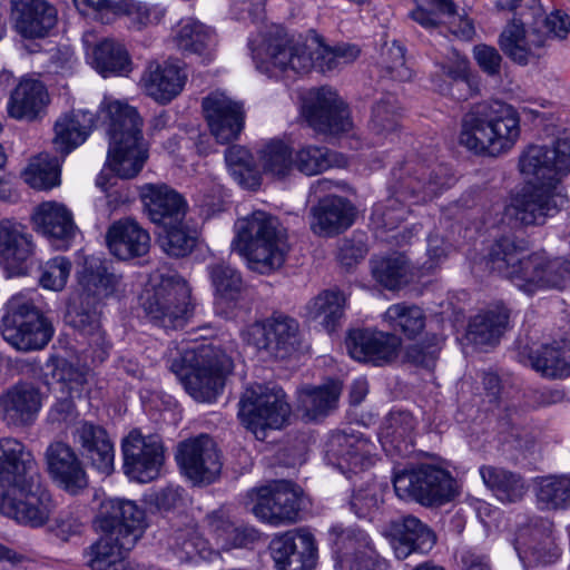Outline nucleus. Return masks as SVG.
<instances>
[{
    "instance_id": "1",
    "label": "nucleus",
    "mask_w": 570,
    "mask_h": 570,
    "mask_svg": "<svg viewBox=\"0 0 570 570\" xmlns=\"http://www.w3.org/2000/svg\"><path fill=\"white\" fill-rule=\"evenodd\" d=\"M53 509L33 454L17 439L0 440V513L31 528L42 527Z\"/></svg>"
},
{
    "instance_id": "2",
    "label": "nucleus",
    "mask_w": 570,
    "mask_h": 570,
    "mask_svg": "<svg viewBox=\"0 0 570 570\" xmlns=\"http://www.w3.org/2000/svg\"><path fill=\"white\" fill-rule=\"evenodd\" d=\"M254 43V40L248 41L256 69L269 78L288 72L303 75L312 69L331 72L353 62L361 52L357 46L350 43L326 46L318 36L312 38V45L296 41L281 26H272L258 47Z\"/></svg>"
},
{
    "instance_id": "3",
    "label": "nucleus",
    "mask_w": 570,
    "mask_h": 570,
    "mask_svg": "<svg viewBox=\"0 0 570 570\" xmlns=\"http://www.w3.org/2000/svg\"><path fill=\"white\" fill-rule=\"evenodd\" d=\"M455 184L445 164H428L416 158L394 166L387 181L389 198L373 209L375 222L383 228H396L410 213V206L425 204Z\"/></svg>"
},
{
    "instance_id": "4",
    "label": "nucleus",
    "mask_w": 570,
    "mask_h": 570,
    "mask_svg": "<svg viewBox=\"0 0 570 570\" xmlns=\"http://www.w3.org/2000/svg\"><path fill=\"white\" fill-rule=\"evenodd\" d=\"M528 252V242L514 236L495 240L489 253L491 271L508 278L527 294L542 288L562 289L570 281V262Z\"/></svg>"
},
{
    "instance_id": "5",
    "label": "nucleus",
    "mask_w": 570,
    "mask_h": 570,
    "mask_svg": "<svg viewBox=\"0 0 570 570\" xmlns=\"http://www.w3.org/2000/svg\"><path fill=\"white\" fill-rule=\"evenodd\" d=\"M520 137V116L503 101L473 106L461 121L459 141L475 154L498 156L510 150Z\"/></svg>"
},
{
    "instance_id": "6",
    "label": "nucleus",
    "mask_w": 570,
    "mask_h": 570,
    "mask_svg": "<svg viewBox=\"0 0 570 570\" xmlns=\"http://www.w3.org/2000/svg\"><path fill=\"white\" fill-rule=\"evenodd\" d=\"M168 367L195 401L213 403L223 393L234 363L222 348L202 344L177 353Z\"/></svg>"
},
{
    "instance_id": "7",
    "label": "nucleus",
    "mask_w": 570,
    "mask_h": 570,
    "mask_svg": "<svg viewBox=\"0 0 570 570\" xmlns=\"http://www.w3.org/2000/svg\"><path fill=\"white\" fill-rule=\"evenodd\" d=\"M235 250L244 256L250 269L269 274L283 266L288 250L286 230L273 215L255 210L235 223Z\"/></svg>"
},
{
    "instance_id": "8",
    "label": "nucleus",
    "mask_w": 570,
    "mask_h": 570,
    "mask_svg": "<svg viewBox=\"0 0 570 570\" xmlns=\"http://www.w3.org/2000/svg\"><path fill=\"white\" fill-rule=\"evenodd\" d=\"M396 495L423 507H441L458 495L456 480L444 468L420 463L393 476Z\"/></svg>"
},
{
    "instance_id": "9",
    "label": "nucleus",
    "mask_w": 570,
    "mask_h": 570,
    "mask_svg": "<svg viewBox=\"0 0 570 570\" xmlns=\"http://www.w3.org/2000/svg\"><path fill=\"white\" fill-rule=\"evenodd\" d=\"M1 333L16 350L29 352L47 346L55 328L51 321L31 299L13 296L7 304Z\"/></svg>"
},
{
    "instance_id": "10",
    "label": "nucleus",
    "mask_w": 570,
    "mask_h": 570,
    "mask_svg": "<svg viewBox=\"0 0 570 570\" xmlns=\"http://www.w3.org/2000/svg\"><path fill=\"white\" fill-rule=\"evenodd\" d=\"M285 392L275 384H255L243 393L238 406V417L256 439L266 436V429H281L287 422L291 406Z\"/></svg>"
},
{
    "instance_id": "11",
    "label": "nucleus",
    "mask_w": 570,
    "mask_h": 570,
    "mask_svg": "<svg viewBox=\"0 0 570 570\" xmlns=\"http://www.w3.org/2000/svg\"><path fill=\"white\" fill-rule=\"evenodd\" d=\"M190 294V287L183 277L171 276L147 289L141 296V306L153 324L176 330L183 327L193 313Z\"/></svg>"
},
{
    "instance_id": "12",
    "label": "nucleus",
    "mask_w": 570,
    "mask_h": 570,
    "mask_svg": "<svg viewBox=\"0 0 570 570\" xmlns=\"http://www.w3.org/2000/svg\"><path fill=\"white\" fill-rule=\"evenodd\" d=\"M248 345L268 358L285 360L299 347L301 331L296 318L273 313L269 317L249 325L243 334Z\"/></svg>"
},
{
    "instance_id": "13",
    "label": "nucleus",
    "mask_w": 570,
    "mask_h": 570,
    "mask_svg": "<svg viewBox=\"0 0 570 570\" xmlns=\"http://www.w3.org/2000/svg\"><path fill=\"white\" fill-rule=\"evenodd\" d=\"M122 470L132 481L147 483L160 475L165 448L159 435H144L134 429L121 441Z\"/></svg>"
},
{
    "instance_id": "14",
    "label": "nucleus",
    "mask_w": 570,
    "mask_h": 570,
    "mask_svg": "<svg viewBox=\"0 0 570 570\" xmlns=\"http://www.w3.org/2000/svg\"><path fill=\"white\" fill-rule=\"evenodd\" d=\"M375 445L361 432L345 428L331 432L325 443V459L343 474L365 471L375 464Z\"/></svg>"
},
{
    "instance_id": "15",
    "label": "nucleus",
    "mask_w": 570,
    "mask_h": 570,
    "mask_svg": "<svg viewBox=\"0 0 570 570\" xmlns=\"http://www.w3.org/2000/svg\"><path fill=\"white\" fill-rule=\"evenodd\" d=\"M95 523L102 533H111L134 547L146 527V512L135 501L108 498L99 504Z\"/></svg>"
},
{
    "instance_id": "16",
    "label": "nucleus",
    "mask_w": 570,
    "mask_h": 570,
    "mask_svg": "<svg viewBox=\"0 0 570 570\" xmlns=\"http://www.w3.org/2000/svg\"><path fill=\"white\" fill-rule=\"evenodd\" d=\"M568 202L557 187L525 184L507 206V215L520 226L542 225Z\"/></svg>"
},
{
    "instance_id": "17",
    "label": "nucleus",
    "mask_w": 570,
    "mask_h": 570,
    "mask_svg": "<svg viewBox=\"0 0 570 570\" xmlns=\"http://www.w3.org/2000/svg\"><path fill=\"white\" fill-rule=\"evenodd\" d=\"M299 487L291 481H274L257 490L253 513L272 525L294 523L301 511Z\"/></svg>"
},
{
    "instance_id": "18",
    "label": "nucleus",
    "mask_w": 570,
    "mask_h": 570,
    "mask_svg": "<svg viewBox=\"0 0 570 570\" xmlns=\"http://www.w3.org/2000/svg\"><path fill=\"white\" fill-rule=\"evenodd\" d=\"M176 460L181 473L195 485L215 482L223 466L217 445L207 434L181 442Z\"/></svg>"
},
{
    "instance_id": "19",
    "label": "nucleus",
    "mask_w": 570,
    "mask_h": 570,
    "mask_svg": "<svg viewBox=\"0 0 570 570\" xmlns=\"http://www.w3.org/2000/svg\"><path fill=\"white\" fill-rule=\"evenodd\" d=\"M308 125L318 132L338 134L352 127L350 111L337 92L328 87L311 90L303 105Z\"/></svg>"
},
{
    "instance_id": "20",
    "label": "nucleus",
    "mask_w": 570,
    "mask_h": 570,
    "mask_svg": "<svg viewBox=\"0 0 570 570\" xmlns=\"http://www.w3.org/2000/svg\"><path fill=\"white\" fill-rule=\"evenodd\" d=\"M328 541L341 569L358 567L360 570H367L379 562H386L375 551L368 534L361 529L333 525L328 530Z\"/></svg>"
},
{
    "instance_id": "21",
    "label": "nucleus",
    "mask_w": 570,
    "mask_h": 570,
    "mask_svg": "<svg viewBox=\"0 0 570 570\" xmlns=\"http://www.w3.org/2000/svg\"><path fill=\"white\" fill-rule=\"evenodd\" d=\"M268 549L278 570H313L316 567V540L306 529L288 530L275 535Z\"/></svg>"
},
{
    "instance_id": "22",
    "label": "nucleus",
    "mask_w": 570,
    "mask_h": 570,
    "mask_svg": "<svg viewBox=\"0 0 570 570\" xmlns=\"http://www.w3.org/2000/svg\"><path fill=\"white\" fill-rule=\"evenodd\" d=\"M101 303L89 294H78L67 306L66 324L88 338L94 348L95 357L105 361L111 348V343L101 326Z\"/></svg>"
},
{
    "instance_id": "23",
    "label": "nucleus",
    "mask_w": 570,
    "mask_h": 570,
    "mask_svg": "<svg viewBox=\"0 0 570 570\" xmlns=\"http://www.w3.org/2000/svg\"><path fill=\"white\" fill-rule=\"evenodd\" d=\"M202 108L209 130L218 142L228 144L238 138L245 124L243 102L215 91L203 99Z\"/></svg>"
},
{
    "instance_id": "24",
    "label": "nucleus",
    "mask_w": 570,
    "mask_h": 570,
    "mask_svg": "<svg viewBox=\"0 0 570 570\" xmlns=\"http://www.w3.org/2000/svg\"><path fill=\"white\" fill-rule=\"evenodd\" d=\"M401 338L393 333L372 328L350 331L346 347L350 355L364 363L383 366L392 363L399 356Z\"/></svg>"
},
{
    "instance_id": "25",
    "label": "nucleus",
    "mask_w": 570,
    "mask_h": 570,
    "mask_svg": "<svg viewBox=\"0 0 570 570\" xmlns=\"http://www.w3.org/2000/svg\"><path fill=\"white\" fill-rule=\"evenodd\" d=\"M42 394L31 383H17L0 395V415L8 426L26 428L37 420Z\"/></svg>"
},
{
    "instance_id": "26",
    "label": "nucleus",
    "mask_w": 570,
    "mask_h": 570,
    "mask_svg": "<svg viewBox=\"0 0 570 570\" xmlns=\"http://www.w3.org/2000/svg\"><path fill=\"white\" fill-rule=\"evenodd\" d=\"M149 219L157 225L179 224L187 213V202L166 184H145L138 188Z\"/></svg>"
},
{
    "instance_id": "27",
    "label": "nucleus",
    "mask_w": 570,
    "mask_h": 570,
    "mask_svg": "<svg viewBox=\"0 0 570 570\" xmlns=\"http://www.w3.org/2000/svg\"><path fill=\"white\" fill-rule=\"evenodd\" d=\"M46 462L51 479L70 494L87 488L88 479L75 450L65 442H53L46 450Z\"/></svg>"
},
{
    "instance_id": "28",
    "label": "nucleus",
    "mask_w": 570,
    "mask_h": 570,
    "mask_svg": "<svg viewBox=\"0 0 570 570\" xmlns=\"http://www.w3.org/2000/svg\"><path fill=\"white\" fill-rule=\"evenodd\" d=\"M31 220L36 232L47 237L57 249H67L77 232L71 212L53 202L40 204Z\"/></svg>"
},
{
    "instance_id": "29",
    "label": "nucleus",
    "mask_w": 570,
    "mask_h": 570,
    "mask_svg": "<svg viewBox=\"0 0 570 570\" xmlns=\"http://www.w3.org/2000/svg\"><path fill=\"white\" fill-rule=\"evenodd\" d=\"M16 31L26 39L45 38L57 23V10L45 0H11Z\"/></svg>"
},
{
    "instance_id": "30",
    "label": "nucleus",
    "mask_w": 570,
    "mask_h": 570,
    "mask_svg": "<svg viewBox=\"0 0 570 570\" xmlns=\"http://www.w3.org/2000/svg\"><path fill=\"white\" fill-rule=\"evenodd\" d=\"M311 214V228L318 236L331 237L343 233L354 222V206L348 199L335 195L320 196Z\"/></svg>"
},
{
    "instance_id": "31",
    "label": "nucleus",
    "mask_w": 570,
    "mask_h": 570,
    "mask_svg": "<svg viewBox=\"0 0 570 570\" xmlns=\"http://www.w3.org/2000/svg\"><path fill=\"white\" fill-rule=\"evenodd\" d=\"M392 538L395 557L400 560L412 553L426 554L436 543L435 532L411 514L392 523Z\"/></svg>"
},
{
    "instance_id": "32",
    "label": "nucleus",
    "mask_w": 570,
    "mask_h": 570,
    "mask_svg": "<svg viewBox=\"0 0 570 570\" xmlns=\"http://www.w3.org/2000/svg\"><path fill=\"white\" fill-rule=\"evenodd\" d=\"M501 50L515 63L525 66L538 57L535 50L544 46V35L531 29L529 18L512 19L499 37Z\"/></svg>"
},
{
    "instance_id": "33",
    "label": "nucleus",
    "mask_w": 570,
    "mask_h": 570,
    "mask_svg": "<svg viewBox=\"0 0 570 570\" xmlns=\"http://www.w3.org/2000/svg\"><path fill=\"white\" fill-rule=\"evenodd\" d=\"M35 250L32 235L20 223L0 222V262L13 273L26 274L27 262Z\"/></svg>"
},
{
    "instance_id": "34",
    "label": "nucleus",
    "mask_w": 570,
    "mask_h": 570,
    "mask_svg": "<svg viewBox=\"0 0 570 570\" xmlns=\"http://www.w3.org/2000/svg\"><path fill=\"white\" fill-rule=\"evenodd\" d=\"M186 78L184 70L176 63L151 61L147 65L140 83L149 97L165 105L180 94Z\"/></svg>"
},
{
    "instance_id": "35",
    "label": "nucleus",
    "mask_w": 570,
    "mask_h": 570,
    "mask_svg": "<svg viewBox=\"0 0 570 570\" xmlns=\"http://www.w3.org/2000/svg\"><path fill=\"white\" fill-rule=\"evenodd\" d=\"M514 549L524 567L546 566L559 558V549L547 527H525L518 531Z\"/></svg>"
},
{
    "instance_id": "36",
    "label": "nucleus",
    "mask_w": 570,
    "mask_h": 570,
    "mask_svg": "<svg viewBox=\"0 0 570 570\" xmlns=\"http://www.w3.org/2000/svg\"><path fill=\"white\" fill-rule=\"evenodd\" d=\"M106 242L112 255L127 261L141 257L149 252V233L132 218L115 222L107 232Z\"/></svg>"
},
{
    "instance_id": "37",
    "label": "nucleus",
    "mask_w": 570,
    "mask_h": 570,
    "mask_svg": "<svg viewBox=\"0 0 570 570\" xmlns=\"http://www.w3.org/2000/svg\"><path fill=\"white\" fill-rule=\"evenodd\" d=\"M76 438L80 444L82 455L92 468L106 475L114 471V443L101 425L83 421L76 430Z\"/></svg>"
},
{
    "instance_id": "38",
    "label": "nucleus",
    "mask_w": 570,
    "mask_h": 570,
    "mask_svg": "<svg viewBox=\"0 0 570 570\" xmlns=\"http://www.w3.org/2000/svg\"><path fill=\"white\" fill-rule=\"evenodd\" d=\"M48 102L46 86L38 79L23 78L11 92L8 112L18 120H35L45 111Z\"/></svg>"
},
{
    "instance_id": "39",
    "label": "nucleus",
    "mask_w": 570,
    "mask_h": 570,
    "mask_svg": "<svg viewBox=\"0 0 570 570\" xmlns=\"http://www.w3.org/2000/svg\"><path fill=\"white\" fill-rule=\"evenodd\" d=\"M95 125V116L88 110H72L65 114L55 122V138L52 140L56 151L63 157L80 146L88 138Z\"/></svg>"
},
{
    "instance_id": "40",
    "label": "nucleus",
    "mask_w": 570,
    "mask_h": 570,
    "mask_svg": "<svg viewBox=\"0 0 570 570\" xmlns=\"http://www.w3.org/2000/svg\"><path fill=\"white\" fill-rule=\"evenodd\" d=\"M120 283L121 276L114 272L110 263L92 257L85 262L79 277L81 286L79 294H89L101 303L104 298L114 296L118 292Z\"/></svg>"
},
{
    "instance_id": "41",
    "label": "nucleus",
    "mask_w": 570,
    "mask_h": 570,
    "mask_svg": "<svg viewBox=\"0 0 570 570\" xmlns=\"http://www.w3.org/2000/svg\"><path fill=\"white\" fill-rule=\"evenodd\" d=\"M108 115L109 145L145 144L141 132L142 119L134 107L115 101L108 106Z\"/></svg>"
},
{
    "instance_id": "42",
    "label": "nucleus",
    "mask_w": 570,
    "mask_h": 570,
    "mask_svg": "<svg viewBox=\"0 0 570 570\" xmlns=\"http://www.w3.org/2000/svg\"><path fill=\"white\" fill-rule=\"evenodd\" d=\"M134 547L111 533H104L96 542L83 550L85 564L91 570H126L125 553Z\"/></svg>"
},
{
    "instance_id": "43",
    "label": "nucleus",
    "mask_w": 570,
    "mask_h": 570,
    "mask_svg": "<svg viewBox=\"0 0 570 570\" xmlns=\"http://www.w3.org/2000/svg\"><path fill=\"white\" fill-rule=\"evenodd\" d=\"M528 357L531 367L543 376H570V344L566 340L541 344Z\"/></svg>"
},
{
    "instance_id": "44",
    "label": "nucleus",
    "mask_w": 570,
    "mask_h": 570,
    "mask_svg": "<svg viewBox=\"0 0 570 570\" xmlns=\"http://www.w3.org/2000/svg\"><path fill=\"white\" fill-rule=\"evenodd\" d=\"M131 59L122 43L104 39L92 50V67L104 78L127 76L131 71Z\"/></svg>"
},
{
    "instance_id": "45",
    "label": "nucleus",
    "mask_w": 570,
    "mask_h": 570,
    "mask_svg": "<svg viewBox=\"0 0 570 570\" xmlns=\"http://www.w3.org/2000/svg\"><path fill=\"white\" fill-rule=\"evenodd\" d=\"M480 475L487 488L502 502L520 501L527 491L524 479L504 468L482 465Z\"/></svg>"
},
{
    "instance_id": "46",
    "label": "nucleus",
    "mask_w": 570,
    "mask_h": 570,
    "mask_svg": "<svg viewBox=\"0 0 570 570\" xmlns=\"http://www.w3.org/2000/svg\"><path fill=\"white\" fill-rule=\"evenodd\" d=\"M344 294L325 289L311 299L305 309L308 320L317 322L327 333H333L344 314Z\"/></svg>"
},
{
    "instance_id": "47",
    "label": "nucleus",
    "mask_w": 570,
    "mask_h": 570,
    "mask_svg": "<svg viewBox=\"0 0 570 570\" xmlns=\"http://www.w3.org/2000/svg\"><path fill=\"white\" fill-rule=\"evenodd\" d=\"M509 317V309L503 305L475 315L469 323V341L475 345H489L498 342L508 326Z\"/></svg>"
},
{
    "instance_id": "48",
    "label": "nucleus",
    "mask_w": 570,
    "mask_h": 570,
    "mask_svg": "<svg viewBox=\"0 0 570 570\" xmlns=\"http://www.w3.org/2000/svg\"><path fill=\"white\" fill-rule=\"evenodd\" d=\"M520 171L529 179L527 184L558 187L548 146L531 145L520 156Z\"/></svg>"
},
{
    "instance_id": "49",
    "label": "nucleus",
    "mask_w": 570,
    "mask_h": 570,
    "mask_svg": "<svg viewBox=\"0 0 570 570\" xmlns=\"http://www.w3.org/2000/svg\"><path fill=\"white\" fill-rule=\"evenodd\" d=\"M148 158L145 144L109 145L107 165L109 169L122 179L138 175Z\"/></svg>"
},
{
    "instance_id": "50",
    "label": "nucleus",
    "mask_w": 570,
    "mask_h": 570,
    "mask_svg": "<svg viewBox=\"0 0 570 570\" xmlns=\"http://www.w3.org/2000/svg\"><path fill=\"white\" fill-rule=\"evenodd\" d=\"M383 321L393 331L401 333L409 340H414L425 327L424 311L413 304H392L383 314Z\"/></svg>"
},
{
    "instance_id": "51",
    "label": "nucleus",
    "mask_w": 570,
    "mask_h": 570,
    "mask_svg": "<svg viewBox=\"0 0 570 570\" xmlns=\"http://www.w3.org/2000/svg\"><path fill=\"white\" fill-rule=\"evenodd\" d=\"M342 154L325 146L306 145L295 153L294 167L306 176L318 175L332 167L345 165Z\"/></svg>"
},
{
    "instance_id": "52",
    "label": "nucleus",
    "mask_w": 570,
    "mask_h": 570,
    "mask_svg": "<svg viewBox=\"0 0 570 570\" xmlns=\"http://www.w3.org/2000/svg\"><path fill=\"white\" fill-rule=\"evenodd\" d=\"M341 390L337 382L305 389L298 395V407L308 420H317L336 406Z\"/></svg>"
},
{
    "instance_id": "53",
    "label": "nucleus",
    "mask_w": 570,
    "mask_h": 570,
    "mask_svg": "<svg viewBox=\"0 0 570 570\" xmlns=\"http://www.w3.org/2000/svg\"><path fill=\"white\" fill-rule=\"evenodd\" d=\"M257 154L264 173L273 177L285 178L294 168L293 149L282 139H269Z\"/></svg>"
},
{
    "instance_id": "54",
    "label": "nucleus",
    "mask_w": 570,
    "mask_h": 570,
    "mask_svg": "<svg viewBox=\"0 0 570 570\" xmlns=\"http://www.w3.org/2000/svg\"><path fill=\"white\" fill-rule=\"evenodd\" d=\"M373 277L385 288L395 291L411 281L409 261L404 255H393L372 261Z\"/></svg>"
},
{
    "instance_id": "55",
    "label": "nucleus",
    "mask_w": 570,
    "mask_h": 570,
    "mask_svg": "<svg viewBox=\"0 0 570 570\" xmlns=\"http://www.w3.org/2000/svg\"><path fill=\"white\" fill-rule=\"evenodd\" d=\"M401 119V107L395 95L382 94L372 107L370 130L377 137H387L397 130Z\"/></svg>"
},
{
    "instance_id": "56",
    "label": "nucleus",
    "mask_w": 570,
    "mask_h": 570,
    "mask_svg": "<svg viewBox=\"0 0 570 570\" xmlns=\"http://www.w3.org/2000/svg\"><path fill=\"white\" fill-rule=\"evenodd\" d=\"M163 227L164 230L158 236V243L167 255L177 258L185 257L194 250L198 242V232L195 228H190L184 220Z\"/></svg>"
},
{
    "instance_id": "57",
    "label": "nucleus",
    "mask_w": 570,
    "mask_h": 570,
    "mask_svg": "<svg viewBox=\"0 0 570 570\" xmlns=\"http://www.w3.org/2000/svg\"><path fill=\"white\" fill-rule=\"evenodd\" d=\"M24 181L39 190L51 189L60 183L59 160L56 156L41 153L33 157L23 171Z\"/></svg>"
},
{
    "instance_id": "58",
    "label": "nucleus",
    "mask_w": 570,
    "mask_h": 570,
    "mask_svg": "<svg viewBox=\"0 0 570 570\" xmlns=\"http://www.w3.org/2000/svg\"><path fill=\"white\" fill-rule=\"evenodd\" d=\"M535 495L544 509H567L570 507V478L567 475L540 478L535 485Z\"/></svg>"
},
{
    "instance_id": "59",
    "label": "nucleus",
    "mask_w": 570,
    "mask_h": 570,
    "mask_svg": "<svg viewBox=\"0 0 570 570\" xmlns=\"http://www.w3.org/2000/svg\"><path fill=\"white\" fill-rule=\"evenodd\" d=\"M225 161L234 179L243 187L256 189L261 185V177L255 169V161L243 146L233 145L225 150Z\"/></svg>"
},
{
    "instance_id": "60",
    "label": "nucleus",
    "mask_w": 570,
    "mask_h": 570,
    "mask_svg": "<svg viewBox=\"0 0 570 570\" xmlns=\"http://www.w3.org/2000/svg\"><path fill=\"white\" fill-rule=\"evenodd\" d=\"M416 421L411 412L406 410H392L384 424V438L394 444L399 451L407 450L412 445V434Z\"/></svg>"
},
{
    "instance_id": "61",
    "label": "nucleus",
    "mask_w": 570,
    "mask_h": 570,
    "mask_svg": "<svg viewBox=\"0 0 570 570\" xmlns=\"http://www.w3.org/2000/svg\"><path fill=\"white\" fill-rule=\"evenodd\" d=\"M176 42L183 52L200 55L213 42V32L199 21L187 20L180 24Z\"/></svg>"
},
{
    "instance_id": "62",
    "label": "nucleus",
    "mask_w": 570,
    "mask_h": 570,
    "mask_svg": "<svg viewBox=\"0 0 570 570\" xmlns=\"http://www.w3.org/2000/svg\"><path fill=\"white\" fill-rule=\"evenodd\" d=\"M169 547L181 561H190L197 557L205 558L207 541L193 528L175 531L169 539Z\"/></svg>"
},
{
    "instance_id": "63",
    "label": "nucleus",
    "mask_w": 570,
    "mask_h": 570,
    "mask_svg": "<svg viewBox=\"0 0 570 570\" xmlns=\"http://www.w3.org/2000/svg\"><path fill=\"white\" fill-rule=\"evenodd\" d=\"M207 269L216 293L223 298L235 301L243 288L240 274L223 262L208 265Z\"/></svg>"
},
{
    "instance_id": "64",
    "label": "nucleus",
    "mask_w": 570,
    "mask_h": 570,
    "mask_svg": "<svg viewBox=\"0 0 570 570\" xmlns=\"http://www.w3.org/2000/svg\"><path fill=\"white\" fill-rule=\"evenodd\" d=\"M444 337L439 334H428L425 338L406 348V360L424 368H433L443 347Z\"/></svg>"
}]
</instances>
